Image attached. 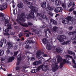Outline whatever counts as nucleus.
I'll return each instance as SVG.
<instances>
[{"mask_svg":"<svg viewBox=\"0 0 76 76\" xmlns=\"http://www.w3.org/2000/svg\"><path fill=\"white\" fill-rule=\"evenodd\" d=\"M71 55H72V56H75V53L74 52H72V53H71Z\"/></svg>","mask_w":76,"mask_h":76,"instance_id":"60","label":"nucleus"},{"mask_svg":"<svg viewBox=\"0 0 76 76\" xmlns=\"http://www.w3.org/2000/svg\"><path fill=\"white\" fill-rule=\"evenodd\" d=\"M20 25H21L23 27H28V25L29 26H32L33 25V24L31 22H28V24L25 23H22V22H20Z\"/></svg>","mask_w":76,"mask_h":76,"instance_id":"2","label":"nucleus"},{"mask_svg":"<svg viewBox=\"0 0 76 76\" xmlns=\"http://www.w3.org/2000/svg\"><path fill=\"white\" fill-rule=\"evenodd\" d=\"M55 3L57 6H59V5L61 4V2L58 0L56 1Z\"/></svg>","mask_w":76,"mask_h":76,"instance_id":"24","label":"nucleus"},{"mask_svg":"<svg viewBox=\"0 0 76 76\" xmlns=\"http://www.w3.org/2000/svg\"><path fill=\"white\" fill-rule=\"evenodd\" d=\"M21 18H20L19 19L20 20L21 22H25V18L23 17V16H25V13L23 12H21Z\"/></svg>","mask_w":76,"mask_h":76,"instance_id":"5","label":"nucleus"},{"mask_svg":"<svg viewBox=\"0 0 76 76\" xmlns=\"http://www.w3.org/2000/svg\"><path fill=\"white\" fill-rule=\"evenodd\" d=\"M62 23H63V24H64H64H68L69 23L67 22V20H63L62 21Z\"/></svg>","mask_w":76,"mask_h":76,"instance_id":"32","label":"nucleus"},{"mask_svg":"<svg viewBox=\"0 0 76 76\" xmlns=\"http://www.w3.org/2000/svg\"><path fill=\"white\" fill-rule=\"evenodd\" d=\"M23 35V34L22 33H20L19 34L18 36L19 37V38H20L21 37H22Z\"/></svg>","mask_w":76,"mask_h":76,"instance_id":"47","label":"nucleus"},{"mask_svg":"<svg viewBox=\"0 0 76 76\" xmlns=\"http://www.w3.org/2000/svg\"><path fill=\"white\" fill-rule=\"evenodd\" d=\"M46 31L47 32V31H48V32H49V33H50H50H51V30L49 29H48V28L45 29L44 31Z\"/></svg>","mask_w":76,"mask_h":76,"instance_id":"36","label":"nucleus"},{"mask_svg":"<svg viewBox=\"0 0 76 76\" xmlns=\"http://www.w3.org/2000/svg\"><path fill=\"white\" fill-rule=\"evenodd\" d=\"M15 34V32H12L11 33V35H14Z\"/></svg>","mask_w":76,"mask_h":76,"instance_id":"62","label":"nucleus"},{"mask_svg":"<svg viewBox=\"0 0 76 76\" xmlns=\"http://www.w3.org/2000/svg\"><path fill=\"white\" fill-rule=\"evenodd\" d=\"M47 8L49 10H53V7H50V5L49 4H48L47 5Z\"/></svg>","mask_w":76,"mask_h":76,"instance_id":"21","label":"nucleus"},{"mask_svg":"<svg viewBox=\"0 0 76 76\" xmlns=\"http://www.w3.org/2000/svg\"><path fill=\"white\" fill-rule=\"evenodd\" d=\"M69 42H70V41H66V42H64L62 44V45H65V44H69Z\"/></svg>","mask_w":76,"mask_h":76,"instance_id":"33","label":"nucleus"},{"mask_svg":"<svg viewBox=\"0 0 76 76\" xmlns=\"http://www.w3.org/2000/svg\"><path fill=\"white\" fill-rule=\"evenodd\" d=\"M45 28V26H41V28Z\"/></svg>","mask_w":76,"mask_h":76,"instance_id":"63","label":"nucleus"},{"mask_svg":"<svg viewBox=\"0 0 76 76\" xmlns=\"http://www.w3.org/2000/svg\"><path fill=\"white\" fill-rule=\"evenodd\" d=\"M25 48H26V49H29V48H31V47L29 46V45H26Z\"/></svg>","mask_w":76,"mask_h":76,"instance_id":"38","label":"nucleus"},{"mask_svg":"<svg viewBox=\"0 0 76 76\" xmlns=\"http://www.w3.org/2000/svg\"><path fill=\"white\" fill-rule=\"evenodd\" d=\"M7 53V54H9L10 53V50L9 49H8L6 51Z\"/></svg>","mask_w":76,"mask_h":76,"instance_id":"58","label":"nucleus"},{"mask_svg":"<svg viewBox=\"0 0 76 76\" xmlns=\"http://www.w3.org/2000/svg\"><path fill=\"white\" fill-rule=\"evenodd\" d=\"M36 32V34H39V33L41 32V31H40L39 30H37Z\"/></svg>","mask_w":76,"mask_h":76,"instance_id":"59","label":"nucleus"},{"mask_svg":"<svg viewBox=\"0 0 76 76\" xmlns=\"http://www.w3.org/2000/svg\"><path fill=\"white\" fill-rule=\"evenodd\" d=\"M66 57H69V58H72V60L73 58V57L69 55H66Z\"/></svg>","mask_w":76,"mask_h":76,"instance_id":"45","label":"nucleus"},{"mask_svg":"<svg viewBox=\"0 0 76 76\" xmlns=\"http://www.w3.org/2000/svg\"><path fill=\"white\" fill-rule=\"evenodd\" d=\"M56 52L58 53H61L63 52V50L61 48H56Z\"/></svg>","mask_w":76,"mask_h":76,"instance_id":"17","label":"nucleus"},{"mask_svg":"<svg viewBox=\"0 0 76 76\" xmlns=\"http://www.w3.org/2000/svg\"><path fill=\"white\" fill-rule=\"evenodd\" d=\"M75 9V8H73V7H72L71 9H70L69 10V12H72L73 10Z\"/></svg>","mask_w":76,"mask_h":76,"instance_id":"52","label":"nucleus"},{"mask_svg":"<svg viewBox=\"0 0 76 76\" xmlns=\"http://www.w3.org/2000/svg\"><path fill=\"white\" fill-rule=\"evenodd\" d=\"M12 25L10 24H8L7 25V28L5 30V32L8 33L9 31V29H12Z\"/></svg>","mask_w":76,"mask_h":76,"instance_id":"7","label":"nucleus"},{"mask_svg":"<svg viewBox=\"0 0 76 76\" xmlns=\"http://www.w3.org/2000/svg\"><path fill=\"white\" fill-rule=\"evenodd\" d=\"M58 27L56 26H54L53 28V29L54 31L56 32L57 31V29Z\"/></svg>","mask_w":76,"mask_h":76,"instance_id":"35","label":"nucleus"},{"mask_svg":"<svg viewBox=\"0 0 76 76\" xmlns=\"http://www.w3.org/2000/svg\"><path fill=\"white\" fill-rule=\"evenodd\" d=\"M35 57H32L31 58L30 60H31V61H34V60H35Z\"/></svg>","mask_w":76,"mask_h":76,"instance_id":"49","label":"nucleus"},{"mask_svg":"<svg viewBox=\"0 0 76 76\" xmlns=\"http://www.w3.org/2000/svg\"><path fill=\"white\" fill-rule=\"evenodd\" d=\"M72 6V3L71 2H70L69 4L68 7H70V6Z\"/></svg>","mask_w":76,"mask_h":76,"instance_id":"51","label":"nucleus"},{"mask_svg":"<svg viewBox=\"0 0 76 76\" xmlns=\"http://www.w3.org/2000/svg\"><path fill=\"white\" fill-rule=\"evenodd\" d=\"M25 56L24 55H23L22 56V58L23 60H24V59H25Z\"/></svg>","mask_w":76,"mask_h":76,"instance_id":"61","label":"nucleus"},{"mask_svg":"<svg viewBox=\"0 0 76 76\" xmlns=\"http://www.w3.org/2000/svg\"><path fill=\"white\" fill-rule=\"evenodd\" d=\"M72 51H71V50H68L67 51L68 54H69L70 55H71L72 53Z\"/></svg>","mask_w":76,"mask_h":76,"instance_id":"40","label":"nucleus"},{"mask_svg":"<svg viewBox=\"0 0 76 76\" xmlns=\"http://www.w3.org/2000/svg\"><path fill=\"white\" fill-rule=\"evenodd\" d=\"M37 16H40V17L42 18H44V14H42V13H37Z\"/></svg>","mask_w":76,"mask_h":76,"instance_id":"30","label":"nucleus"},{"mask_svg":"<svg viewBox=\"0 0 76 76\" xmlns=\"http://www.w3.org/2000/svg\"><path fill=\"white\" fill-rule=\"evenodd\" d=\"M65 63H70L68 60H67V59L66 60V59H64L63 62L62 63H61L60 64V65L59 66L60 69H61L62 67H63V66H64V64H65Z\"/></svg>","mask_w":76,"mask_h":76,"instance_id":"4","label":"nucleus"},{"mask_svg":"<svg viewBox=\"0 0 76 76\" xmlns=\"http://www.w3.org/2000/svg\"><path fill=\"white\" fill-rule=\"evenodd\" d=\"M72 61L73 63L74 64H76V61H75V59H74V58H73L72 59Z\"/></svg>","mask_w":76,"mask_h":76,"instance_id":"56","label":"nucleus"},{"mask_svg":"<svg viewBox=\"0 0 76 76\" xmlns=\"http://www.w3.org/2000/svg\"><path fill=\"white\" fill-rule=\"evenodd\" d=\"M40 5L42 8H45L47 6V2H45V3L42 2L40 4Z\"/></svg>","mask_w":76,"mask_h":76,"instance_id":"12","label":"nucleus"},{"mask_svg":"<svg viewBox=\"0 0 76 76\" xmlns=\"http://www.w3.org/2000/svg\"><path fill=\"white\" fill-rule=\"evenodd\" d=\"M15 69L17 70H20V67L19 66H16Z\"/></svg>","mask_w":76,"mask_h":76,"instance_id":"53","label":"nucleus"},{"mask_svg":"<svg viewBox=\"0 0 76 76\" xmlns=\"http://www.w3.org/2000/svg\"><path fill=\"white\" fill-rule=\"evenodd\" d=\"M7 7V3H4L3 5L0 6V7L1 8L2 10H4V9H6Z\"/></svg>","mask_w":76,"mask_h":76,"instance_id":"9","label":"nucleus"},{"mask_svg":"<svg viewBox=\"0 0 76 76\" xmlns=\"http://www.w3.org/2000/svg\"><path fill=\"white\" fill-rule=\"evenodd\" d=\"M4 35L9 37L10 36V34L8 33H5L4 34Z\"/></svg>","mask_w":76,"mask_h":76,"instance_id":"46","label":"nucleus"},{"mask_svg":"<svg viewBox=\"0 0 76 76\" xmlns=\"http://www.w3.org/2000/svg\"><path fill=\"white\" fill-rule=\"evenodd\" d=\"M0 51L1 52V56H3L4 54V50H0Z\"/></svg>","mask_w":76,"mask_h":76,"instance_id":"41","label":"nucleus"},{"mask_svg":"<svg viewBox=\"0 0 76 76\" xmlns=\"http://www.w3.org/2000/svg\"><path fill=\"white\" fill-rule=\"evenodd\" d=\"M42 56L44 57H48V55L47 54L43 53V54Z\"/></svg>","mask_w":76,"mask_h":76,"instance_id":"50","label":"nucleus"},{"mask_svg":"<svg viewBox=\"0 0 76 76\" xmlns=\"http://www.w3.org/2000/svg\"><path fill=\"white\" fill-rule=\"evenodd\" d=\"M1 40L3 44H6V41H7V40L6 39H1Z\"/></svg>","mask_w":76,"mask_h":76,"instance_id":"31","label":"nucleus"},{"mask_svg":"<svg viewBox=\"0 0 76 76\" xmlns=\"http://www.w3.org/2000/svg\"><path fill=\"white\" fill-rule=\"evenodd\" d=\"M37 70L36 69H33L31 71V73H37Z\"/></svg>","mask_w":76,"mask_h":76,"instance_id":"37","label":"nucleus"},{"mask_svg":"<svg viewBox=\"0 0 76 76\" xmlns=\"http://www.w3.org/2000/svg\"><path fill=\"white\" fill-rule=\"evenodd\" d=\"M53 9L55 12L56 13H58V11H57V8L56 9V8H54Z\"/></svg>","mask_w":76,"mask_h":76,"instance_id":"39","label":"nucleus"},{"mask_svg":"<svg viewBox=\"0 0 76 76\" xmlns=\"http://www.w3.org/2000/svg\"><path fill=\"white\" fill-rule=\"evenodd\" d=\"M46 47L47 50H51V46L50 45L47 44L46 45Z\"/></svg>","mask_w":76,"mask_h":76,"instance_id":"26","label":"nucleus"},{"mask_svg":"<svg viewBox=\"0 0 76 76\" xmlns=\"http://www.w3.org/2000/svg\"><path fill=\"white\" fill-rule=\"evenodd\" d=\"M42 42L44 45H47L48 44L47 39L45 38H44L42 39Z\"/></svg>","mask_w":76,"mask_h":76,"instance_id":"20","label":"nucleus"},{"mask_svg":"<svg viewBox=\"0 0 76 76\" xmlns=\"http://www.w3.org/2000/svg\"><path fill=\"white\" fill-rule=\"evenodd\" d=\"M0 16L1 17H4V14H3L1 12L0 14Z\"/></svg>","mask_w":76,"mask_h":76,"instance_id":"54","label":"nucleus"},{"mask_svg":"<svg viewBox=\"0 0 76 76\" xmlns=\"http://www.w3.org/2000/svg\"><path fill=\"white\" fill-rule=\"evenodd\" d=\"M17 6L19 9H21V8H22L23 7V4L22 2H21L18 4Z\"/></svg>","mask_w":76,"mask_h":76,"instance_id":"13","label":"nucleus"},{"mask_svg":"<svg viewBox=\"0 0 76 76\" xmlns=\"http://www.w3.org/2000/svg\"><path fill=\"white\" fill-rule=\"evenodd\" d=\"M62 6L64 9H65L66 8V4L64 3L62 4Z\"/></svg>","mask_w":76,"mask_h":76,"instance_id":"34","label":"nucleus"},{"mask_svg":"<svg viewBox=\"0 0 76 76\" xmlns=\"http://www.w3.org/2000/svg\"><path fill=\"white\" fill-rule=\"evenodd\" d=\"M37 70V72H38V71H39L40 70H41V69L40 68L39 66L37 68V69H36Z\"/></svg>","mask_w":76,"mask_h":76,"instance_id":"55","label":"nucleus"},{"mask_svg":"<svg viewBox=\"0 0 76 76\" xmlns=\"http://www.w3.org/2000/svg\"><path fill=\"white\" fill-rule=\"evenodd\" d=\"M34 42V41L32 40H28L25 42L26 44V45H29V44H32Z\"/></svg>","mask_w":76,"mask_h":76,"instance_id":"18","label":"nucleus"},{"mask_svg":"<svg viewBox=\"0 0 76 76\" xmlns=\"http://www.w3.org/2000/svg\"><path fill=\"white\" fill-rule=\"evenodd\" d=\"M17 60H18V61L16 63V66H19V65L20 64V62L21 60H22L21 55L18 56H17Z\"/></svg>","mask_w":76,"mask_h":76,"instance_id":"8","label":"nucleus"},{"mask_svg":"<svg viewBox=\"0 0 76 76\" xmlns=\"http://www.w3.org/2000/svg\"><path fill=\"white\" fill-rule=\"evenodd\" d=\"M73 44H76V41H74L72 42Z\"/></svg>","mask_w":76,"mask_h":76,"instance_id":"64","label":"nucleus"},{"mask_svg":"<svg viewBox=\"0 0 76 76\" xmlns=\"http://www.w3.org/2000/svg\"><path fill=\"white\" fill-rule=\"evenodd\" d=\"M5 26H7V23H8V24H9V19H8L7 18L6 19V20H5Z\"/></svg>","mask_w":76,"mask_h":76,"instance_id":"29","label":"nucleus"},{"mask_svg":"<svg viewBox=\"0 0 76 76\" xmlns=\"http://www.w3.org/2000/svg\"><path fill=\"white\" fill-rule=\"evenodd\" d=\"M18 52L19 51H17V52H14V56H16V55H17L18 53Z\"/></svg>","mask_w":76,"mask_h":76,"instance_id":"43","label":"nucleus"},{"mask_svg":"<svg viewBox=\"0 0 76 76\" xmlns=\"http://www.w3.org/2000/svg\"><path fill=\"white\" fill-rule=\"evenodd\" d=\"M53 64L52 65V72H56V71L57 70H58V64L57 63H55V64L54 66L53 67Z\"/></svg>","mask_w":76,"mask_h":76,"instance_id":"6","label":"nucleus"},{"mask_svg":"<svg viewBox=\"0 0 76 76\" xmlns=\"http://www.w3.org/2000/svg\"><path fill=\"white\" fill-rule=\"evenodd\" d=\"M71 39L72 41H76V36H75L74 38L73 37H72Z\"/></svg>","mask_w":76,"mask_h":76,"instance_id":"44","label":"nucleus"},{"mask_svg":"<svg viewBox=\"0 0 76 76\" xmlns=\"http://www.w3.org/2000/svg\"><path fill=\"white\" fill-rule=\"evenodd\" d=\"M40 54H41V51H39L38 52H37L36 55V57L37 58H39V57H40L41 56V55H40Z\"/></svg>","mask_w":76,"mask_h":76,"instance_id":"15","label":"nucleus"},{"mask_svg":"<svg viewBox=\"0 0 76 76\" xmlns=\"http://www.w3.org/2000/svg\"><path fill=\"white\" fill-rule=\"evenodd\" d=\"M42 64V62L41 61H35L33 63V65H38V64Z\"/></svg>","mask_w":76,"mask_h":76,"instance_id":"16","label":"nucleus"},{"mask_svg":"<svg viewBox=\"0 0 76 76\" xmlns=\"http://www.w3.org/2000/svg\"><path fill=\"white\" fill-rule=\"evenodd\" d=\"M15 59V57L13 56L10 57L8 60V62L9 63H10V62H12V61L14 60Z\"/></svg>","mask_w":76,"mask_h":76,"instance_id":"19","label":"nucleus"},{"mask_svg":"<svg viewBox=\"0 0 76 76\" xmlns=\"http://www.w3.org/2000/svg\"><path fill=\"white\" fill-rule=\"evenodd\" d=\"M66 38V37L64 35H60L58 37H57V39H58L60 42H63Z\"/></svg>","mask_w":76,"mask_h":76,"instance_id":"3","label":"nucleus"},{"mask_svg":"<svg viewBox=\"0 0 76 76\" xmlns=\"http://www.w3.org/2000/svg\"><path fill=\"white\" fill-rule=\"evenodd\" d=\"M57 61L58 63H59L60 62H61L62 61L63 59L59 55H58L57 56Z\"/></svg>","mask_w":76,"mask_h":76,"instance_id":"11","label":"nucleus"},{"mask_svg":"<svg viewBox=\"0 0 76 76\" xmlns=\"http://www.w3.org/2000/svg\"><path fill=\"white\" fill-rule=\"evenodd\" d=\"M76 33V30L72 31L70 32L69 33H68V35H74Z\"/></svg>","mask_w":76,"mask_h":76,"instance_id":"27","label":"nucleus"},{"mask_svg":"<svg viewBox=\"0 0 76 76\" xmlns=\"http://www.w3.org/2000/svg\"><path fill=\"white\" fill-rule=\"evenodd\" d=\"M8 46L9 47H12L13 45V43L12 42H9L8 43H7Z\"/></svg>","mask_w":76,"mask_h":76,"instance_id":"22","label":"nucleus"},{"mask_svg":"<svg viewBox=\"0 0 76 76\" xmlns=\"http://www.w3.org/2000/svg\"><path fill=\"white\" fill-rule=\"evenodd\" d=\"M3 45V43L2 42V41L1 40L0 41V47H2Z\"/></svg>","mask_w":76,"mask_h":76,"instance_id":"48","label":"nucleus"},{"mask_svg":"<svg viewBox=\"0 0 76 76\" xmlns=\"http://www.w3.org/2000/svg\"><path fill=\"white\" fill-rule=\"evenodd\" d=\"M50 23H53V25H57V22L55 20H53V19H51L50 20Z\"/></svg>","mask_w":76,"mask_h":76,"instance_id":"14","label":"nucleus"},{"mask_svg":"<svg viewBox=\"0 0 76 76\" xmlns=\"http://www.w3.org/2000/svg\"><path fill=\"white\" fill-rule=\"evenodd\" d=\"M39 61H44V58L43 57H41V56L39 57L38 58Z\"/></svg>","mask_w":76,"mask_h":76,"instance_id":"28","label":"nucleus"},{"mask_svg":"<svg viewBox=\"0 0 76 76\" xmlns=\"http://www.w3.org/2000/svg\"><path fill=\"white\" fill-rule=\"evenodd\" d=\"M65 19L67 21V22L68 23H70L69 21H72V17L70 16H67L65 18Z\"/></svg>","mask_w":76,"mask_h":76,"instance_id":"10","label":"nucleus"},{"mask_svg":"<svg viewBox=\"0 0 76 76\" xmlns=\"http://www.w3.org/2000/svg\"><path fill=\"white\" fill-rule=\"evenodd\" d=\"M43 68L46 70H48V65H44Z\"/></svg>","mask_w":76,"mask_h":76,"instance_id":"42","label":"nucleus"},{"mask_svg":"<svg viewBox=\"0 0 76 76\" xmlns=\"http://www.w3.org/2000/svg\"><path fill=\"white\" fill-rule=\"evenodd\" d=\"M30 8L32 10L30 11V14H29L28 16H27L26 18L28 19H31V18H34V12L38 11V8L36 7H34L31 6H30Z\"/></svg>","mask_w":76,"mask_h":76,"instance_id":"1","label":"nucleus"},{"mask_svg":"<svg viewBox=\"0 0 76 76\" xmlns=\"http://www.w3.org/2000/svg\"><path fill=\"white\" fill-rule=\"evenodd\" d=\"M57 10L58 11V12H62L63 8L61 7H57Z\"/></svg>","mask_w":76,"mask_h":76,"instance_id":"23","label":"nucleus"},{"mask_svg":"<svg viewBox=\"0 0 76 76\" xmlns=\"http://www.w3.org/2000/svg\"><path fill=\"white\" fill-rule=\"evenodd\" d=\"M25 1L26 3H27V4H30V2L26 0H25ZM34 4L32 3H30V5L29 6V7L30 8V6H32V5H33Z\"/></svg>","mask_w":76,"mask_h":76,"instance_id":"25","label":"nucleus"},{"mask_svg":"<svg viewBox=\"0 0 76 76\" xmlns=\"http://www.w3.org/2000/svg\"><path fill=\"white\" fill-rule=\"evenodd\" d=\"M44 65H42L40 66L39 67L40 68V69H42V68H44Z\"/></svg>","mask_w":76,"mask_h":76,"instance_id":"57","label":"nucleus"}]
</instances>
